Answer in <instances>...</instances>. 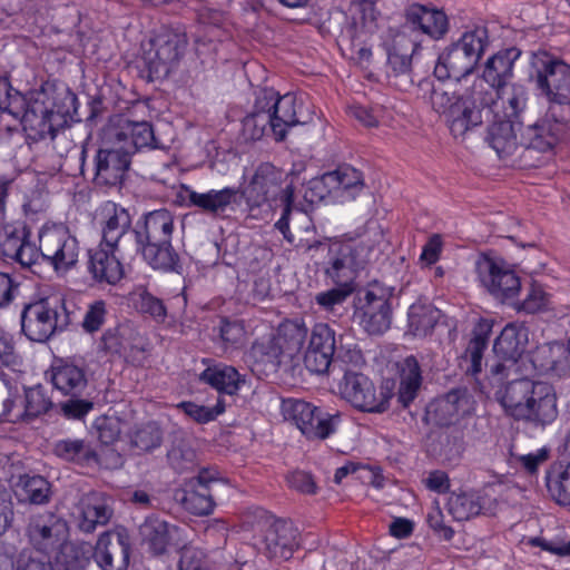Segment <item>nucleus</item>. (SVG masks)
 Segmentation results:
<instances>
[{
  "label": "nucleus",
  "instance_id": "nucleus-62",
  "mask_svg": "<svg viewBox=\"0 0 570 570\" xmlns=\"http://www.w3.org/2000/svg\"><path fill=\"white\" fill-rule=\"evenodd\" d=\"M13 520L11 491L0 483V535L10 527Z\"/></svg>",
  "mask_w": 570,
  "mask_h": 570
},
{
  "label": "nucleus",
  "instance_id": "nucleus-19",
  "mask_svg": "<svg viewBox=\"0 0 570 570\" xmlns=\"http://www.w3.org/2000/svg\"><path fill=\"white\" fill-rule=\"evenodd\" d=\"M478 102L487 117L513 119L519 121V115L527 104V90L522 85L508 83L502 87L485 89L478 81Z\"/></svg>",
  "mask_w": 570,
  "mask_h": 570
},
{
  "label": "nucleus",
  "instance_id": "nucleus-32",
  "mask_svg": "<svg viewBox=\"0 0 570 570\" xmlns=\"http://www.w3.org/2000/svg\"><path fill=\"white\" fill-rule=\"evenodd\" d=\"M130 165L129 150L116 148H101L96 156L95 181L97 185H118Z\"/></svg>",
  "mask_w": 570,
  "mask_h": 570
},
{
  "label": "nucleus",
  "instance_id": "nucleus-50",
  "mask_svg": "<svg viewBox=\"0 0 570 570\" xmlns=\"http://www.w3.org/2000/svg\"><path fill=\"white\" fill-rule=\"evenodd\" d=\"M294 202V188L292 185H286L279 196V204L283 206V213L279 219L275 223V228L282 233L284 238L289 243H294V235L289 230V215Z\"/></svg>",
  "mask_w": 570,
  "mask_h": 570
},
{
  "label": "nucleus",
  "instance_id": "nucleus-59",
  "mask_svg": "<svg viewBox=\"0 0 570 570\" xmlns=\"http://www.w3.org/2000/svg\"><path fill=\"white\" fill-rule=\"evenodd\" d=\"M443 250V239L441 235H432L424 244L419 262L422 267H430L434 265L441 257Z\"/></svg>",
  "mask_w": 570,
  "mask_h": 570
},
{
  "label": "nucleus",
  "instance_id": "nucleus-39",
  "mask_svg": "<svg viewBox=\"0 0 570 570\" xmlns=\"http://www.w3.org/2000/svg\"><path fill=\"white\" fill-rule=\"evenodd\" d=\"M400 386L399 401L407 406L416 397L422 383L421 368L414 356H406L396 363Z\"/></svg>",
  "mask_w": 570,
  "mask_h": 570
},
{
  "label": "nucleus",
  "instance_id": "nucleus-10",
  "mask_svg": "<svg viewBox=\"0 0 570 570\" xmlns=\"http://www.w3.org/2000/svg\"><path fill=\"white\" fill-rule=\"evenodd\" d=\"M284 421L293 424L308 440H326L338 430L341 413L323 411L302 399H284L281 403Z\"/></svg>",
  "mask_w": 570,
  "mask_h": 570
},
{
  "label": "nucleus",
  "instance_id": "nucleus-58",
  "mask_svg": "<svg viewBox=\"0 0 570 570\" xmlns=\"http://www.w3.org/2000/svg\"><path fill=\"white\" fill-rule=\"evenodd\" d=\"M137 295L138 299L136 301V306L138 309L157 320H164L166 316V308L159 298L153 296L147 291H140Z\"/></svg>",
  "mask_w": 570,
  "mask_h": 570
},
{
  "label": "nucleus",
  "instance_id": "nucleus-24",
  "mask_svg": "<svg viewBox=\"0 0 570 570\" xmlns=\"http://www.w3.org/2000/svg\"><path fill=\"white\" fill-rule=\"evenodd\" d=\"M495 498L490 487L453 492L448 500V510L456 521H468L480 514L491 513Z\"/></svg>",
  "mask_w": 570,
  "mask_h": 570
},
{
  "label": "nucleus",
  "instance_id": "nucleus-43",
  "mask_svg": "<svg viewBox=\"0 0 570 570\" xmlns=\"http://www.w3.org/2000/svg\"><path fill=\"white\" fill-rule=\"evenodd\" d=\"M111 511L97 495H88L80 502L79 528L85 532H92L97 525L106 524Z\"/></svg>",
  "mask_w": 570,
  "mask_h": 570
},
{
  "label": "nucleus",
  "instance_id": "nucleus-1",
  "mask_svg": "<svg viewBox=\"0 0 570 570\" xmlns=\"http://www.w3.org/2000/svg\"><path fill=\"white\" fill-rule=\"evenodd\" d=\"M492 387L497 402L515 421L544 429L559 415L558 394L548 382L519 375Z\"/></svg>",
  "mask_w": 570,
  "mask_h": 570
},
{
  "label": "nucleus",
  "instance_id": "nucleus-34",
  "mask_svg": "<svg viewBox=\"0 0 570 570\" xmlns=\"http://www.w3.org/2000/svg\"><path fill=\"white\" fill-rule=\"evenodd\" d=\"M240 196L236 187L209 189L200 194L198 208L214 218H229L239 206Z\"/></svg>",
  "mask_w": 570,
  "mask_h": 570
},
{
  "label": "nucleus",
  "instance_id": "nucleus-36",
  "mask_svg": "<svg viewBox=\"0 0 570 570\" xmlns=\"http://www.w3.org/2000/svg\"><path fill=\"white\" fill-rule=\"evenodd\" d=\"M22 394L8 397L2 403L0 422L29 424L36 419L35 387L22 384Z\"/></svg>",
  "mask_w": 570,
  "mask_h": 570
},
{
  "label": "nucleus",
  "instance_id": "nucleus-49",
  "mask_svg": "<svg viewBox=\"0 0 570 570\" xmlns=\"http://www.w3.org/2000/svg\"><path fill=\"white\" fill-rule=\"evenodd\" d=\"M350 115L365 127H377L389 122L386 110L379 105L371 107L352 105L350 107Z\"/></svg>",
  "mask_w": 570,
  "mask_h": 570
},
{
  "label": "nucleus",
  "instance_id": "nucleus-63",
  "mask_svg": "<svg viewBox=\"0 0 570 570\" xmlns=\"http://www.w3.org/2000/svg\"><path fill=\"white\" fill-rule=\"evenodd\" d=\"M527 543L531 547H538L541 550L556 556L570 557V540L568 542H563L557 540H547L542 537H533L530 538Z\"/></svg>",
  "mask_w": 570,
  "mask_h": 570
},
{
  "label": "nucleus",
  "instance_id": "nucleus-35",
  "mask_svg": "<svg viewBox=\"0 0 570 570\" xmlns=\"http://www.w3.org/2000/svg\"><path fill=\"white\" fill-rule=\"evenodd\" d=\"M521 51L514 47L499 51L489 58L483 70L482 83L489 86L488 89L502 87L510 83L513 75L514 62L519 59Z\"/></svg>",
  "mask_w": 570,
  "mask_h": 570
},
{
  "label": "nucleus",
  "instance_id": "nucleus-2",
  "mask_svg": "<svg viewBox=\"0 0 570 570\" xmlns=\"http://www.w3.org/2000/svg\"><path fill=\"white\" fill-rule=\"evenodd\" d=\"M40 534L42 540L50 541L52 549L38 556V570H85L91 559L98 568H105L114 561L115 530L101 533L95 546L66 542V523L56 519L51 525H43Z\"/></svg>",
  "mask_w": 570,
  "mask_h": 570
},
{
  "label": "nucleus",
  "instance_id": "nucleus-9",
  "mask_svg": "<svg viewBox=\"0 0 570 570\" xmlns=\"http://www.w3.org/2000/svg\"><path fill=\"white\" fill-rule=\"evenodd\" d=\"M432 108L444 117L454 137L463 136L469 129L482 122L481 109L478 102V81L472 91L465 96H456L450 85L433 86L431 92Z\"/></svg>",
  "mask_w": 570,
  "mask_h": 570
},
{
  "label": "nucleus",
  "instance_id": "nucleus-21",
  "mask_svg": "<svg viewBox=\"0 0 570 570\" xmlns=\"http://www.w3.org/2000/svg\"><path fill=\"white\" fill-rule=\"evenodd\" d=\"M139 531L142 542L155 556L164 554L170 548L179 549L181 552L184 547H188L186 529L171 524L157 515L146 518Z\"/></svg>",
  "mask_w": 570,
  "mask_h": 570
},
{
  "label": "nucleus",
  "instance_id": "nucleus-16",
  "mask_svg": "<svg viewBox=\"0 0 570 570\" xmlns=\"http://www.w3.org/2000/svg\"><path fill=\"white\" fill-rule=\"evenodd\" d=\"M361 171L351 166H341L336 170L323 174L308 183L305 198L311 203L326 198L345 203L353 200L363 189Z\"/></svg>",
  "mask_w": 570,
  "mask_h": 570
},
{
  "label": "nucleus",
  "instance_id": "nucleus-57",
  "mask_svg": "<svg viewBox=\"0 0 570 570\" xmlns=\"http://www.w3.org/2000/svg\"><path fill=\"white\" fill-rule=\"evenodd\" d=\"M0 570H36V561L32 557V550H22L14 568L12 557L0 549Z\"/></svg>",
  "mask_w": 570,
  "mask_h": 570
},
{
  "label": "nucleus",
  "instance_id": "nucleus-8",
  "mask_svg": "<svg viewBox=\"0 0 570 570\" xmlns=\"http://www.w3.org/2000/svg\"><path fill=\"white\" fill-rule=\"evenodd\" d=\"M489 43L488 30L475 27L466 30L451 46L439 56L434 67V75L439 80L470 75L480 61Z\"/></svg>",
  "mask_w": 570,
  "mask_h": 570
},
{
  "label": "nucleus",
  "instance_id": "nucleus-55",
  "mask_svg": "<svg viewBox=\"0 0 570 570\" xmlns=\"http://www.w3.org/2000/svg\"><path fill=\"white\" fill-rule=\"evenodd\" d=\"M13 493L19 503H36V476L22 474L13 483Z\"/></svg>",
  "mask_w": 570,
  "mask_h": 570
},
{
  "label": "nucleus",
  "instance_id": "nucleus-40",
  "mask_svg": "<svg viewBox=\"0 0 570 570\" xmlns=\"http://www.w3.org/2000/svg\"><path fill=\"white\" fill-rule=\"evenodd\" d=\"M441 317V311L426 301H416L407 311V328L419 337L429 335Z\"/></svg>",
  "mask_w": 570,
  "mask_h": 570
},
{
  "label": "nucleus",
  "instance_id": "nucleus-18",
  "mask_svg": "<svg viewBox=\"0 0 570 570\" xmlns=\"http://www.w3.org/2000/svg\"><path fill=\"white\" fill-rule=\"evenodd\" d=\"M187 46L185 33L165 31L141 45V61L154 80L166 77Z\"/></svg>",
  "mask_w": 570,
  "mask_h": 570
},
{
  "label": "nucleus",
  "instance_id": "nucleus-5",
  "mask_svg": "<svg viewBox=\"0 0 570 570\" xmlns=\"http://www.w3.org/2000/svg\"><path fill=\"white\" fill-rule=\"evenodd\" d=\"M307 332L303 320H292L279 326L278 335L269 333L257 340L247 355L252 371L258 374L276 372L281 356L286 352L292 355L299 351Z\"/></svg>",
  "mask_w": 570,
  "mask_h": 570
},
{
  "label": "nucleus",
  "instance_id": "nucleus-11",
  "mask_svg": "<svg viewBox=\"0 0 570 570\" xmlns=\"http://www.w3.org/2000/svg\"><path fill=\"white\" fill-rule=\"evenodd\" d=\"M38 104L42 106L41 130L38 139L50 137L53 139L57 131L63 128L77 112L78 99L70 88L59 80H47L38 90Z\"/></svg>",
  "mask_w": 570,
  "mask_h": 570
},
{
  "label": "nucleus",
  "instance_id": "nucleus-28",
  "mask_svg": "<svg viewBox=\"0 0 570 570\" xmlns=\"http://www.w3.org/2000/svg\"><path fill=\"white\" fill-rule=\"evenodd\" d=\"M405 22L413 31H419L434 40L442 39L449 31L448 16L432 4H410L405 10Z\"/></svg>",
  "mask_w": 570,
  "mask_h": 570
},
{
  "label": "nucleus",
  "instance_id": "nucleus-48",
  "mask_svg": "<svg viewBox=\"0 0 570 570\" xmlns=\"http://www.w3.org/2000/svg\"><path fill=\"white\" fill-rule=\"evenodd\" d=\"M348 292L342 288H332L315 295V303L327 315L338 317L342 315L343 304Z\"/></svg>",
  "mask_w": 570,
  "mask_h": 570
},
{
  "label": "nucleus",
  "instance_id": "nucleus-31",
  "mask_svg": "<svg viewBox=\"0 0 570 570\" xmlns=\"http://www.w3.org/2000/svg\"><path fill=\"white\" fill-rule=\"evenodd\" d=\"M4 239L0 243V253L18 262L22 267L31 268L36 264L33 245L29 240L31 229L24 223L7 225Z\"/></svg>",
  "mask_w": 570,
  "mask_h": 570
},
{
  "label": "nucleus",
  "instance_id": "nucleus-26",
  "mask_svg": "<svg viewBox=\"0 0 570 570\" xmlns=\"http://www.w3.org/2000/svg\"><path fill=\"white\" fill-rule=\"evenodd\" d=\"M335 332L326 323H316L311 332L309 343L304 356L306 368L316 374L325 373L335 353Z\"/></svg>",
  "mask_w": 570,
  "mask_h": 570
},
{
  "label": "nucleus",
  "instance_id": "nucleus-25",
  "mask_svg": "<svg viewBox=\"0 0 570 570\" xmlns=\"http://www.w3.org/2000/svg\"><path fill=\"white\" fill-rule=\"evenodd\" d=\"M106 135L109 138L116 139L119 147L128 149L129 156L134 151L145 148H165V146L156 139L153 127L147 121H131L129 119L121 118L116 125L108 128Z\"/></svg>",
  "mask_w": 570,
  "mask_h": 570
},
{
  "label": "nucleus",
  "instance_id": "nucleus-54",
  "mask_svg": "<svg viewBox=\"0 0 570 570\" xmlns=\"http://www.w3.org/2000/svg\"><path fill=\"white\" fill-rule=\"evenodd\" d=\"M115 539L120 548V558L115 562L111 561L105 568H99L100 570H127L130 558V535L125 528L115 529Z\"/></svg>",
  "mask_w": 570,
  "mask_h": 570
},
{
  "label": "nucleus",
  "instance_id": "nucleus-15",
  "mask_svg": "<svg viewBox=\"0 0 570 570\" xmlns=\"http://www.w3.org/2000/svg\"><path fill=\"white\" fill-rule=\"evenodd\" d=\"M393 291L377 282L358 293L354 316L368 334H383L391 326Z\"/></svg>",
  "mask_w": 570,
  "mask_h": 570
},
{
  "label": "nucleus",
  "instance_id": "nucleus-56",
  "mask_svg": "<svg viewBox=\"0 0 570 570\" xmlns=\"http://www.w3.org/2000/svg\"><path fill=\"white\" fill-rule=\"evenodd\" d=\"M219 332L222 340L232 346L240 345L246 340V331L240 321L223 320Z\"/></svg>",
  "mask_w": 570,
  "mask_h": 570
},
{
  "label": "nucleus",
  "instance_id": "nucleus-23",
  "mask_svg": "<svg viewBox=\"0 0 570 570\" xmlns=\"http://www.w3.org/2000/svg\"><path fill=\"white\" fill-rule=\"evenodd\" d=\"M568 120L566 115H550L549 108L542 118L522 131L520 144L527 149L551 151L560 141Z\"/></svg>",
  "mask_w": 570,
  "mask_h": 570
},
{
  "label": "nucleus",
  "instance_id": "nucleus-13",
  "mask_svg": "<svg viewBox=\"0 0 570 570\" xmlns=\"http://www.w3.org/2000/svg\"><path fill=\"white\" fill-rule=\"evenodd\" d=\"M343 399L355 409L368 413H383L390 406L394 395V383L383 381L379 387L366 375L347 371L340 384Z\"/></svg>",
  "mask_w": 570,
  "mask_h": 570
},
{
  "label": "nucleus",
  "instance_id": "nucleus-42",
  "mask_svg": "<svg viewBox=\"0 0 570 570\" xmlns=\"http://www.w3.org/2000/svg\"><path fill=\"white\" fill-rule=\"evenodd\" d=\"M546 485L558 504L570 505V463H553L546 472Z\"/></svg>",
  "mask_w": 570,
  "mask_h": 570
},
{
  "label": "nucleus",
  "instance_id": "nucleus-6",
  "mask_svg": "<svg viewBox=\"0 0 570 570\" xmlns=\"http://www.w3.org/2000/svg\"><path fill=\"white\" fill-rule=\"evenodd\" d=\"M529 343V330L521 322L507 324L493 343L495 360L489 368L491 386L519 375H529L524 351Z\"/></svg>",
  "mask_w": 570,
  "mask_h": 570
},
{
  "label": "nucleus",
  "instance_id": "nucleus-53",
  "mask_svg": "<svg viewBox=\"0 0 570 570\" xmlns=\"http://www.w3.org/2000/svg\"><path fill=\"white\" fill-rule=\"evenodd\" d=\"M196 451L186 443H179L168 452L171 466L179 472L191 469L196 464Z\"/></svg>",
  "mask_w": 570,
  "mask_h": 570
},
{
  "label": "nucleus",
  "instance_id": "nucleus-60",
  "mask_svg": "<svg viewBox=\"0 0 570 570\" xmlns=\"http://www.w3.org/2000/svg\"><path fill=\"white\" fill-rule=\"evenodd\" d=\"M95 425L98 431V438L104 444H111L120 434L119 421L116 417H99Z\"/></svg>",
  "mask_w": 570,
  "mask_h": 570
},
{
  "label": "nucleus",
  "instance_id": "nucleus-22",
  "mask_svg": "<svg viewBox=\"0 0 570 570\" xmlns=\"http://www.w3.org/2000/svg\"><path fill=\"white\" fill-rule=\"evenodd\" d=\"M69 322V313L60 291L49 288L38 293V343L67 328Z\"/></svg>",
  "mask_w": 570,
  "mask_h": 570
},
{
  "label": "nucleus",
  "instance_id": "nucleus-46",
  "mask_svg": "<svg viewBox=\"0 0 570 570\" xmlns=\"http://www.w3.org/2000/svg\"><path fill=\"white\" fill-rule=\"evenodd\" d=\"M11 83L8 78L0 77V96L2 94L6 95L9 100V105H11V99L20 100L22 106H26L24 111L21 117V126L23 131L26 132V141L29 146L36 142V132L32 126L33 117L36 116V110L33 105L30 101H27L24 97H22L19 91L14 90V96H12Z\"/></svg>",
  "mask_w": 570,
  "mask_h": 570
},
{
  "label": "nucleus",
  "instance_id": "nucleus-51",
  "mask_svg": "<svg viewBox=\"0 0 570 570\" xmlns=\"http://www.w3.org/2000/svg\"><path fill=\"white\" fill-rule=\"evenodd\" d=\"M161 432L157 424L148 423L138 429L132 438V445L139 451H149L160 445Z\"/></svg>",
  "mask_w": 570,
  "mask_h": 570
},
{
  "label": "nucleus",
  "instance_id": "nucleus-41",
  "mask_svg": "<svg viewBox=\"0 0 570 570\" xmlns=\"http://www.w3.org/2000/svg\"><path fill=\"white\" fill-rule=\"evenodd\" d=\"M200 379L220 393L233 395L245 382L238 371L225 364H217L207 367Z\"/></svg>",
  "mask_w": 570,
  "mask_h": 570
},
{
  "label": "nucleus",
  "instance_id": "nucleus-17",
  "mask_svg": "<svg viewBox=\"0 0 570 570\" xmlns=\"http://www.w3.org/2000/svg\"><path fill=\"white\" fill-rule=\"evenodd\" d=\"M481 286L495 299L509 304L521 291V279L513 266L500 257L481 256L475 263Z\"/></svg>",
  "mask_w": 570,
  "mask_h": 570
},
{
  "label": "nucleus",
  "instance_id": "nucleus-38",
  "mask_svg": "<svg viewBox=\"0 0 570 570\" xmlns=\"http://www.w3.org/2000/svg\"><path fill=\"white\" fill-rule=\"evenodd\" d=\"M46 376L63 394L80 392L87 383L81 367L63 361L56 362L50 371L46 372Z\"/></svg>",
  "mask_w": 570,
  "mask_h": 570
},
{
  "label": "nucleus",
  "instance_id": "nucleus-47",
  "mask_svg": "<svg viewBox=\"0 0 570 570\" xmlns=\"http://www.w3.org/2000/svg\"><path fill=\"white\" fill-rule=\"evenodd\" d=\"M178 407L195 422L205 424L224 413L225 403L222 399H218L215 406L210 407L194 402H181L178 404Z\"/></svg>",
  "mask_w": 570,
  "mask_h": 570
},
{
  "label": "nucleus",
  "instance_id": "nucleus-64",
  "mask_svg": "<svg viewBox=\"0 0 570 570\" xmlns=\"http://www.w3.org/2000/svg\"><path fill=\"white\" fill-rule=\"evenodd\" d=\"M106 315V304L102 301H97L94 304L89 306V309L87 311L83 321L82 326L83 328L89 332H96L100 328V326L104 323Z\"/></svg>",
  "mask_w": 570,
  "mask_h": 570
},
{
  "label": "nucleus",
  "instance_id": "nucleus-37",
  "mask_svg": "<svg viewBox=\"0 0 570 570\" xmlns=\"http://www.w3.org/2000/svg\"><path fill=\"white\" fill-rule=\"evenodd\" d=\"M520 127V121L492 117L488 140L500 158L512 155L518 146L521 145L517 136Z\"/></svg>",
  "mask_w": 570,
  "mask_h": 570
},
{
  "label": "nucleus",
  "instance_id": "nucleus-30",
  "mask_svg": "<svg viewBox=\"0 0 570 570\" xmlns=\"http://www.w3.org/2000/svg\"><path fill=\"white\" fill-rule=\"evenodd\" d=\"M88 269L98 283L117 284L125 275L119 258V246L99 244L89 250Z\"/></svg>",
  "mask_w": 570,
  "mask_h": 570
},
{
  "label": "nucleus",
  "instance_id": "nucleus-12",
  "mask_svg": "<svg viewBox=\"0 0 570 570\" xmlns=\"http://www.w3.org/2000/svg\"><path fill=\"white\" fill-rule=\"evenodd\" d=\"M282 176V171L269 163L261 164L255 169L248 184L240 190L249 218L265 219L277 206L284 190L281 188Z\"/></svg>",
  "mask_w": 570,
  "mask_h": 570
},
{
  "label": "nucleus",
  "instance_id": "nucleus-52",
  "mask_svg": "<svg viewBox=\"0 0 570 570\" xmlns=\"http://www.w3.org/2000/svg\"><path fill=\"white\" fill-rule=\"evenodd\" d=\"M178 570H213V567L202 549L190 546L183 548Z\"/></svg>",
  "mask_w": 570,
  "mask_h": 570
},
{
  "label": "nucleus",
  "instance_id": "nucleus-27",
  "mask_svg": "<svg viewBox=\"0 0 570 570\" xmlns=\"http://www.w3.org/2000/svg\"><path fill=\"white\" fill-rule=\"evenodd\" d=\"M331 252L336 253L337 257L332 259L331 265L326 268V274L333 282L344 284L352 278L354 271L366 262L370 248L346 242L334 243L331 246Z\"/></svg>",
  "mask_w": 570,
  "mask_h": 570
},
{
  "label": "nucleus",
  "instance_id": "nucleus-4",
  "mask_svg": "<svg viewBox=\"0 0 570 570\" xmlns=\"http://www.w3.org/2000/svg\"><path fill=\"white\" fill-rule=\"evenodd\" d=\"M298 122L296 97L293 94L278 96L273 88H264L256 94L254 110L245 118L244 126H253L255 129L252 137L258 138L269 125L275 139L281 141L288 128Z\"/></svg>",
  "mask_w": 570,
  "mask_h": 570
},
{
  "label": "nucleus",
  "instance_id": "nucleus-14",
  "mask_svg": "<svg viewBox=\"0 0 570 570\" xmlns=\"http://www.w3.org/2000/svg\"><path fill=\"white\" fill-rule=\"evenodd\" d=\"M41 263L63 275L78 262L79 246L63 224H46L38 233Z\"/></svg>",
  "mask_w": 570,
  "mask_h": 570
},
{
  "label": "nucleus",
  "instance_id": "nucleus-61",
  "mask_svg": "<svg viewBox=\"0 0 570 570\" xmlns=\"http://www.w3.org/2000/svg\"><path fill=\"white\" fill-rule=\"evenodd\" d=\"M549 456L550 449L542 446L528 454L518 455L515 460L528 473H535L539 466L548 461Z\"/></svg>",
  "mask_w": 570,
  "mask_h": 570
},
{
  "label": "nucleus",
  "instance_id": "nucleus-29",
  "mask_svg": "<svg viewBox=\"0 0 570 570\" xmlns=\"http://www.w3.org/2000/svg\"><path fill=\"white\" fill-rule=\"evenodd\" d=\"M569 350L560 342L544 343L525 355L529 376L532 373L561 376L568 366Z\"/></svg>",
  "mask_w": 570,
  "mask_h": 570
},
{
  "label": "nucleus",
  "instance_id": "nucleus-3",
  "mask_svg": "<svg viewBox=\"0 0 570 570\" xmlns=\"http://www.w3.org/2000/svg\"><path fill=\"white\" fill-rule=\"evenodd\" d=\"M175 215L166 209H156L144 216L141 226L135 229L137 250L154 269L175 272L179 257L171 245Z\"/></svg>",
  "mask_w": 570,
  "mask_h": 570
},
{
  "label": "nucleus",
  "instance_id": "nucleus-33",
  "mask_svg": "<svg viewBox=\"0 0 570 570\" xmlns=\"http://www.w3.org/2000/svg\"><path fill=\"white\" fill-rule=\"evenodd\" d=\"M101 226V242L107 246H118L121 237L131 225V218L127 209L114 202L104 203L97 212Z\"/></svg>",
  "mask_w": 570,
  "mask_h": 570
},
{
  "label": "nucleus",
  "instance_id": "nucleus-7",
  "mask_svg": "<svg viewBox=\"0 0 570 570\" xmlns=\"http://www.w3.org/2000/svg\"><path fill=\"white\" fill-rule=\"evenodd\" d=\"M530 79L539 96L550 105V115H558L570 100V65L546 50L531 53Z\"/></svg>",
  "mask_w": 570,
  "mask_h": 570
},
{
  "label": "nucleus",
  "instance_id": "nucleus-45",
  "mask_svg": "<svg viewBox=\"0 0 570 570\" xmlns=\"http://www.w3.org/2000/svg\"><path fill=\"white\" fill-rule=\"evenodd\" d=\"M183 503L186 510L197 515H207L213 512L215 507L209 489L197 488L194 483H187Z\"/></svg>",
  "mask_w": 570,
  "mask_h": 570
},
{
  "label": "nucleus",
  "instance_id": "nucleus-44",
  "mask_svg": "<svg viewBox=\"0 0 570 570\" xmlns=\"http://www.w3.org/2000/svg\"><path fill=\"white\" fill-rule=\"evenodd\" d=\"M518 313L535 314L552 308V297L544 287L532 283L523 299L514 298L509 303Z\"/></svg>",
  "mask_w": 570,
  "mask_h": 570
},
{
  "label": "nucleus",
  "instance_id": "nucleus-20",
  "mask_svg": "<svg viewBox=\"0 0 570 570\" xmlns=\"http://www.w3.org/2000/svg\"><path fill=\"white\" fill-rule=\"evenodd\" d=\"M264 524L265 528L256 541L258 549L269 559H291L301 547L298 528L284 519H267Z\"/></svg>",
  "mask_w": 570,
  "mask_h": 570
}]
</instances>
